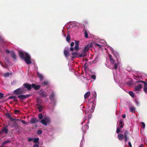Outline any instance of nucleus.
Returning a JSON list of instances; mask_svg holds the SVG:
<instances>
[{"label":"nucleus","instance_id":"f257e3e1","mask_svg":"<svg viewBox=\"0 0 147 147\" xmlns=\"http://www.w3.org/2000/svg\"><path fill=\"white\" fill-rule=\"evenodd\" d=\"M96 102H94L90 100L88 102V105L86 107V109L85 111V113L86 116L84 118L82 121L81 122V124L83 125L84 121L88 118V120L87 122L89 121V120L92 117V114L91 113L93 112L94 111V108L96 105Z\"/></svg>","mask_w":147,"mask_h":147},{"label":"nucleus","instance_id":"f03ea898","mask_svg":"<svg viewBox=\"0 0 147 147\" xmlns=\"http://www.w3.org/2000/svg\"><path fill=\"white\" fill-rule=\"evenodd\" d=\"M19 54L20 58L24 59L27 64L29 65L31 63L30 56L27 53L24 51H19Z\"/></svg>","mask_w":147,"mask_h":147},{"label":"nucleus","instance_id":"7ed1b4c3","mask_svg":"<svg viewBox=\"0 0 147 147\" xmlns=\"http://www.w3.org/2000/svg\"><path fill=\"white\" fill-rule=\"evenodd\" d=\"M89 123V121L87 122L85 125L82 127V129L83 135L82 136V139L80 143V147H82L83 144L84 143V134L86 132L87 129L88 128L89 126L88 124Z\"/></svg>","mask_w":147,"mask_h":147},{"label":"nucleus","instance_id":"20e7f679","mask_svg":"<svg viewBox=\"0 0 147 147\" xmlns=\"http://www.w3.org/2000/svg\"><path fill=\"white\" fill-rule=\"evenodd\" d=\"M109 57L110 59L111 63L114 65L113 67L115 69H117L118 67L121 66V63L118 61L114 60L111 55H109Z\"/></svg>","mask_w":147,"mask_h":147},{"label":"nucleus","instance_id":"39448f33","mask_svg":"<svg viewBox=\"0 0 147 147\" xmlns=\"http://www.w3.org/2000/svg\"><path fill=\"white\" fill-rule=\"evenodd\" d=\"M49 98L51 104L54 106L56 103V94L53 91H52L49 95Z\"/></svg>","mask_w":147,"mask_h":147},{"label":"nucleus","instance_id":"423d86ee","mask_svg":"<svg viewBox=\"0 0 147 147\" xmlns=\"http://www.w3.org/2000/svg\"><path fill=\"white\" fill-rule=\"evenodd\" d=\"M114 79L116 82H120L122 80V76L120 73L117 72H113Z\"/></svg>","mask_w":147,"mask_h":147},{"label":"nucleus","instance_id":"0eeeda50","mask_svg":"<svg viewBox=\"0 0 147 147\" xmlns=\"http://www.w3.org/2000/svg\"><path fill=\"white\" fill-rule=\"evenodd\" d=\"M90 47H91V46H90L89 45H88L85 47L82 51V53L80 55V57H85L86 55L87 52L88 51Z\"/></svg>","mask_w":147,"mask_h":147},{"label":"nucleus","instance_id":"6e6552de","mask_svg":"<svg viewBox=\"0 0 147 147\" xmlns=\"http://www.w3.org/2000/svg\"><path fill=\"white\" fill-rule=\"evenodd\" d=\"M109 48L111 51L114 55L116 57L117 59L116 61L119 62V57L118 53L117 51H114L112 47H109Z\"/></svg>","mask_w":147,"mask_h":147},{"label":"nucleus","instance_id":"1a4fd4ad","mask_svg":"<svg viewBox=\"0 0 147 147\" xmlns=\"http://www.w3.org/2000/svg\"><path fill=\"white\" fill-rule=\"evenodd\" d=\"M135 82L137 83H143L144 84L143 90L145 93H147V82H145L142 80L136 81Z\"/></svg>","mask_w":147,"mask_h":147},{"label":"nucleus","instance_id":"9d476101","mask_svg":"<svg viewBox=\"0 0 147 147\" xmlns=\"http://www.w3.org/2000/svg\"><path fill=\"white\" fill-rule=\"evenodd\" d=\"M50 121V119L48 117L45 118L41 121V123L45 126H47Z\"/></svg>","mask_w":147,"mask_h":147},{"label":"nucleus","instance_id":"9b49d317","mask_svg":"<svg viewBox=\"0 0 147 147\" xmlns=\"http://www.w3.org/2000/svg\"><path fill=\"white\" fill-rule=\"evenodd\" d=\"M38 93L42 97H46L48 96L47 92H44L43 90H40L38 91Z\"/></svg>","mask_w":147,"mask_h":147},{"label":"nucleus","instance_id":"f8f14e48","mask_svg":"<svg viewBox=\"0 0 147 147\" xmlns=\"http://www.w3.org/2000/svg\"><path fill=\"white\" fill-rule=\"evenodd\" d=\"M23 87H20L15 90L14 91V93L16 95L17 94H21L23 93L24 90Z\"/></svg>","mask_w":147,"mask_h":147},{"label":"nucleus","instance_id":"ddd939ff","mask_svg":"<svg viewBox=\"0 0 147 147\" xmlns=\"http://www.w3.org/2000/svg\"><path fill=\"white\" fill-rule=\"evenodd\" d=\"M0 52L1 54L2 55H4V53L6 52L7 53L9 54L11 52L7 49H5V48L3 47H1L0 48Z\"/></svg>","mask_w":147,"mask_h":147},{"label":"nucleus","instance_id":"4468645a","mask_svg":"<svg viewBox=\"0 0 147 147\" xmlns=\"http://www.w3.org/2000/svg\"><path fill=\"white\" fill-rule=\"evenodd\" d=\"M9 125L4 126L1 131V133L3 134L5 133L6 134H7L8 133V129L7 127Z\"/></svg>","mask_w":147,"mask_h":147},{"label":"nucleus","instance_id":"2eb2a0df","mask_svg":"<svg viewBox=\"0 0 147 147\" xmlns=\"http://www.w3.org/2000/svg\"><path fill=\"white\" fill-rule=\"evenodd\" d=\"M92 99H93V100L91 101H92L96 102V93L95 91H94L92 92Z\"/></svg>","mask_w":147,"mask_h":147},{"label":"nucleus","instance_id":"dca6fc26","mask_svg":"<svg viewBox=\"0 0 147 147\" xmlns=\"http://www.w3.org/2000/svg\"><path fill=\"white\" fill-rule=\"evenodd\" d=\"M142 88V85L140 84L135 86L134 88V91H140Z\"/></svg>","mask_w":147,"mask_h":147},{"label":"nucleus","instance_id":"f3484780","mask_svg":"<svg viewBox=\"0 0 147 147\" xmlns=\"http://www.w3.org/2000/svg\"><path fill=\"white\" fill-rule=\"evenodd\" d=\"M29 95H22L18 96V97L20 100H23L26 98Z\"/></svg>","mask_w":147,"mask_h":147},{"label":"nucleus","instance_id":"a211bd4d","mask_svg":"<svg viewBox=\"0 0 147 147\" xmlns=\"http://www.w3.org/2000/svg\"><path fill=\"white\" fill-rule=\"evenodd\" d=\"M23 86L28 90H30L32 88V84L25 83L24 84Z\"/></svg>","mask_w":147,"mask_h":147},{"label":"nucleus","instance_id":"6ab92c4d","mask_svg":"<svg viewBox=\"0 0 147 147\" xmlns=\"http://www.w3.org/2000/svg\"><path fill=\"white\" fill-rule=\"evenodd\" d=\"M11 56L15 60H16L17 59V57L15 53V52L13 51H11Z\"/></svg>","mask_w":147,"mask_h":147},{"label":"nucleus","instance_id":"aec40b11","mask_svg":"<svg viewBox=\"0 0 147 147\" xmlns=\"http://www.w3.org/2000/svg\"><path fill=\"white\" fill-rule=\"evenodd\" d=\"M40 86L39 85H36L34 84H32V88H33L36 90H38L40 88Z\"/></svg>","mask_w":147,"mask_h":147},{"label":"nucleus","instance_id":"412c9836","mask_svg":"<svg viewBox=\"0 0 147 147\" xmlns=\"http://www.w3.org/2000/svg\"><path fill=\"white\" fill-rule=\"evenodd\" d=\"M118 138L119 140H122L124 139V135L123 134H119L118 135Z\"/></svg>","mask_w":147,"mask_h":147},{"label":"nucleus","instance_id":"4be33fe9","mask_svg":"<svg viewBox=\"0 0 147 147\" xmlns=\"http://www.w3.org/2000/svg\"><path fill=\"white\" fill-rule=\"evenodd\" d=\"M38 122V120L36 118H32L30 120L31 123L33 124Z\"/></svg>","mask_w":147,"mask_h":147},{"label":"nucleus","instance_id":"5701e85b","mask_svg":"<svg viewBox=\"0 0 147 147\" xmlns=\"http://www.w3.org/2000/svg\"><path fill=\"white\" fill-rule=\"evenodd\" d=\"M36 100L37 102V104L36 105H41L42 103V101L41 99L38 97H37L36 98Z\"/></svg>","mask_w":147,"mask_h":147},{"label":"nucleus","instance_id":"b1692460","mask_svg":"<svg viewBox=\"0 0 147 147\" xmlns=\"http://www.w3.org/2000/svg\"><path fill=\"white\" fill-rule=\"evenodd\" d=\"M64 54L66 57H67L69 56V53L67 50H66L65 48L64 50Z\"/></svg>","mask_w":147,"mask_h":147},{"label":"nucleus","instance_id":"393cba45","mask_svg":"<svg viewBox=\"0 0 147 147\" xmlns=\"http://www.w3.org/2000/svg\"><path fill=\"white\" fill-rule=\"evenodd\" d=\"M39 138L37 137L36 138H33V141L34 143H39Z\"/></svg>","mask_w":147,"mask_h":147},{"label":"nucleus","instance_id":"a878e982","mask_svg":"<svg viewBox=\"0 0 147 147\" xmlns=\"http://www.w3.org/2000/svg\"><path fill=\"white\" fill-rule=\"evenodd\" d=\"M36 105L38 106V111L40 112H41L43 109L42 106L41 105Z\"/></svg>","mask_w":147,"mask_h":147},{"label":"nucleus","instance_id":"bb28decb","mask_svg":"<svg viewBox=\"0 0 147 147\" xmlns=\"http://www.w3.org/2000/svg\"><path fill=\"white\" fill-rule=\"evenodd\" d=\"M90 95V92H86L84 95V98L85 99H86Z\"/></svg>","mask_w":147,"mask_h":147},{"label":"nucleus","instance_id":"cd10ccee","mask_svg":"<svg viewBox=\"0 0 147 147\" xmlns=\"http://www.w3.org/2000/svg\"><path fill=\"white\" fill-rule=\"evenodd\" d=\"M4 43V39L3 37L2 36L0 33V43Z\"/></svg>","mask_w":147,"mask_h":147},{"label":"nucleus","instance_id":"c85d7f7f","mask_svg":"<svg viewBox=\"0 0 147 147\" xmlns=\"http://www.w3.org/2000/svg\"><path fill=\"white\" fill-rule=\"evenodd\" d=\"M36 73L40 80H42L43 78L42 75L38 71H37Z\"/></svg>","mask_w":147,"mask_h":147},{"label":"nucleus","instance_id":"c756f323","mask_svg":"<svg viewBox=\"0 0 147 147\" xmlns=\"http://www.w3.org/2000/svg\"><path fill=\"white\" fill-rule=\"evenodd\" d=\"M136 108L134 107H131L129 108V110L132 113L134 112Z\"/></svg>","mask_w":147,"mask_h":147},{"label":"nucleus","instance_id":"7c9ffc66","mask_svg":"<svg viewBox=\"0 0 147 147\" xmlns=\"http://www.w3.org/2000/svg\"><path fill=\"white\" fill-rule=\"evenodd\" d=\"M142 77L139 76H137L134 77V79L137 80L136 81H138L137 79H139L140 80L141 78Z\"/></svg>","mask_w":147,"mask_h":147},{"label":"nucleus","instance_id":"2f4dec72","mask_svg":"<svg viewBox=\"0 0 147 147\" xmlns=\"http://www.w3.org/2000/svg\"><path fill=\"white\" fill-rule=\"evenodd\" d=\"M129 93L132 97H134V93L132 91H130L129 92Z\"/></svg>","mask_w":147,"mask_h":147},{"label":"nucleus","instance_id":"473e14b6","mask_svg":"<svg viewBox=\"0 0 147 147\" xmlns=\"http://www.w3.org/2000/svg\"><path fill=\"white\" fill-rule=\"evenodd\" d=\"M11 142V141L10 140H7L4 141L3 143V145H5L6 144H7V143H9Z\"/></svg>","mask_w":147,"mask_h":147},{"label":"nucleus","instance_id":"72a5a7b5","mask_svg":"<svg viewBox=\"0 0 147 147\" xmlns=\"http://www.w3.org/2000/svg\"><path fill=\"white\" fill-rule=\"evenodd\" d=\"M9 98L10 99H12L14 100H15L16 99V97L15 96H9Z\"/></svg>","mask_w":147,"mask_h":147},{"label":"nucleus","instance_id":"f704fd0d","mask_svg":"<svg viewBox=\"0 0 147 147\" xmlns=\"http://www.w3.org/2000/svg\"><path fill=\"white\" fill-rule=\"evenodd\" d=\"M94 45L95 46H98L99 48H101L102 46V45L99 44L97 43H95Z\"/></svg>","mask_w":147,"mask_h":147},{"label":"nucleus","instance_id":"c9c22d12","mask_svg":"<svg viewBox=\"0 0 147 147\" xmlns=\"http://www.w3.org/2000/svg\"><path fill=\"white\" fill-rule=\"evenodd\" d=\"M11 73H6L4 74V76L5 77H8L10 75H11Z\"/></svg>","mask_w":147,"mask_h":147},{"label":"nucleus","instance_id":"e433bc0d","mask_svg":"<svg viewBox=\"0 0 147 147\" xmlns=\"http://www.w3.org/2000/svg\"><path fill=\"white\" fill-rule=\"evenodd\" d=\"M38 117L40 119H42L43 117L42 114L41 113H39L38 115Z\"/></svg>","mask_w":147,"mask_h":147},{"label":"nucleus","instance_id":"4c0bfd02","mask_svg":"<svg viewBox=\"0 0 147 147\" xmlns=\"http://www.w3.org/2000/svg\"><path fill=\"white\" fill-rule=\"evenodd\" d=\"M128 134V132L127 131H125L124 132V137L127 136V135Z\"/></svg>","mask_w":147,"mask_h":147},{"label":"nucleus","instance_id":"58836bf2","mask_svg":"<svg viewBox=\"0 0 147 147\" xmlns=\"http://www.w3.org/2000/svg\"><path fill=\"white\" fill-rule=\"evenodd\" d=\"M84 36L86 38H88V32L86 31H85L84 32Z\"/></svg>","mask_w":147,"mask_h":147},{"label":"nucleus","instance_id":"ea45409f","mask_svg":"<svg viewBox=\"0 0 147 147\" xmlns=\"http://www.w3.org/2000/svg\"><path fill=\"white\" fill-rule=\"evenodd\" d=\"M75 50L77 51L79 49V45H75L74 47Z\"/></svg>","mask_w":147,"mask_h":147},{"label":"nucleus","instance_id":"a19ab883","mask_svg":"<svg viewBox=\"0 0 147 147\" xmlns=\"http://www.w3.org/2000/svg\"><path fill=\"white\" fill-rule=\"evenodd\" d=\"M42 131L40 130H38L36 131V133L38 135H40L42 134Z\"/></svg>","mask_w":147,"mask_h":147},{"label":"nucleus","instance_id":"79ce46f5","mask_svg":"<svg viewBox=\"0 0 147 147\" xmlns=\"http://www.w3.org/2000/svg\"><path fill=\"white\" fill-rule=\"evenodd\" d=\"M91 78L92 79H93L94 80H95L96 79V76L94 75H92L91 76Z\"/></svg>","mask_w":147,"mask_h":147},{"label":"nucleus","instance_id":"37998d69","mask_svg":"<svg viewBox=\"0 0 147 147\" xmlns=\"http://www.w3.org/2000/svg\"><path fill=\"white\" fill-rule=\"evenodd\" d=\"M4 94L1 93L0 92V100H1L4 97Z\"/></svg>","mask_w":147,"mask_h":147},{"label":"nucleus","instance_id":"c03bdc74","mask_svg":"<svg viewBox=\"0 0 147 147\" xmlns=\"http://www.w3.org/2000/svg\"><path fill=\"white\" fill-rule=\"evenodd\" d=\"M141 123L142 126V128L143 129H144L145 127V123L143 122H141Z\"/></svg>","mask_w":147,"mask_h":147},{"label":"nucleus","instance_id":"a18cd8bd","mask_svg":"<svg viewBox=\"0 0 147 147\" xmlns=\"http://www.w3.org/2000/svg\"><path fill=\"white\" fill-rule=\"evenodd\" d=\"M120 129L119 128V127H118L117 128V130H116V132L118 134L120 132Z\"/></svg>","mask_w":147,"mask_h":147},{"label":"nucleus","instance_id":"49530a36","mask_svg":"<svg viewBox=\"0 0 147 147\" xmlns=\"http://www.w3.org/2000/svg\"><path fill=\"white\" fill-rule=\"evenodd\" d=\"M66 40L67 42L69 41L70 39V36L68 35L67 37H66Z\"/></svg>","mask_w":147,"mask_h":147},{"label":"nucleus","instance_id":"de8ad7c7","mask_svg":"<svg viewBox=\"0 0 147 147\" xmlns=\"http://www.w3.org/2000/svg\"><path fill=\"white\" fill-rule=\"evenodd\" d=\"M33 147H39V143H36L34 144L33 146Z\"/></svg>","mask_w":147,"mask_h":147},{"label":"nucleus","instance_id":"09e8293b","mask_svg":"<svg viewBox=\"0 0 147 147\" xmlns=\"http://www.w3.org/2000/svg\"><path fill=\"white\" fill-rule=\"evenodd\" d=\"M0 64L2 67H4L5 68H8L7 66L6 65H5L4 66L3 65L0 61Z\"/></svg>","mask_w":147,"mask_h":147},{"label":"nucleus","instance_id":"8fccbe9b","mask_svg":"<svg viewBox=\"0 0 147 147\" xmlns=\"http://www.w3.org/2000/svg\"><path fill=\"white\" fill-rule=\"evenodd\" d=\"M11 120L12 121H15V120H16V121L19 120L18 119H17L16 118H13L12 117H11Z\"/></svg>","mask_w":147,"mask_h":147},{"label":"nucleus","instance_id":"3c124183","mask_svg":"<svg viewBox=\"0 0 147 147\" xmlns=\"http://www.w3.org/2000/svg\"><path fill=\"white\" fill-rule=\"evenodd\" d=\"M33 138H28V141L29 142H31L32 141H33Z\"/></svg>","mask_w":147,"mask_h":147},{"label":"nucleus","instance_id":"603ef678","mask_svg":"<svg viewBox=\"0 0 147 147\" xmlns=\"http://www.w3.org/2000/svg\"><path fill=\"white\" fill-rule=\"evenodd\" d=\"M124 137L125 142L126 143L127 141L128 138H127V136H126L125 137Z\"/></svg>","mask_w":147,"mask_h":147},{"label":"nucleus","instance_id":"864d4df0","mask_svg":"<svg viewBox=\"0 0 147 147\" xmlns=\"http://www.w3.org/2000/svg\"><path fill=\"white\" fill-rule=\"evenodd\" d=\"M75 45H79V41L78 40H76L75 41Z\"/></svg>","mask_w":147,"mask_h":147},{"label":"nucleus","instance_id":"5fc2aeb1","mask_svg":"<svg viewBox=\"0 0 147 147\" xmlns=\"http://www.w3.org/2000/svg\"><path fill=\"white\" fill-rule=\"evenodd\" d=\"M19 112V111H18V110H14V113L16 114H18Z\"/></svg>","mask_w":147,"mask_h":147},{"label":"nucleus","instance_id":"6e6d98bb","mask_svg":"<svg viewBox=\"0 0 147 147\" xmlns=\"http://www.w3.org/2000/svg\"><path fill=\"white\" fill-rule=\"evenodd\" d=\"M21 122L23 124H25L26 123V122L24 120H21Z\"/></svg>","mask_w":147,"mask_h":147},{"label":"nucleus","instance_id":"4d7b16f0","mask_svg":"<svg viewBox=\"0 0 147 147\" xmlns=\"http://www.w3.org/2000/svg\"><path fill=\"white\" fill-rule=\"evenodd\" d=\"M135 102H136V105H138V106H139V102L137 101V100H136L135 101Z\"/></svg>","mask_w":147,"mask_h":147},{"label":"nucleus","instance_id":"13d9d810","mask_svg":"<svg viewBox=\"0 0 147 147\" xmlns=\"http://www.w3.org/2000/svg\"><path fill=\"white\" fill-rule=\"evenodd\" d=\"M74 45V43L73 42H71V43L70 44V45L71 47H73Z\"/></svg>","mask_w":147,"mask_h":147},{"label":"nucleus","instance_id":"bf43d9fd","mask_svg":"<svg viewBox=\"0 0 147 147\" xmlns=\"http://www.w3.org/2000/svg\"><path fill=\"white\" fill-rule=\"evenodd\" d=\"M48 82L47 81H44L43 84L45 85L47 84H48Z\"/></svg>","mask_w":147,"mask_h":147},{"label":"nucleus","instance_id":"052dcab7","mask_svg":"<svg viewBox=\"0 0 147 147\" xmlns=\"http://www.w3.org/2000/svg\"><path fill=\"white\" fill-rule=\"evenodd\" d=\"M128 145L130 147H132L131 144L130 142H128Z\"/></svg>","mask_w":147,"mask_h":147},{"label":"nucleus","instance_id":"680f3d73","mask_svg":"<svg viewBox=\"0 0 147 147\" xmlns=\"http://www.w3.org/2000/svg\"><path fill=\"white\" fill-rule=\"evenodd\" d=\"M72 55H77V53L76 52L73 53H72Z\"/></svg>","mask_w":147,"mask_h":147},{"label":"nucleus","instance_id":"e2e57ef3","mask_svg":"<svg viewBox=\"0 0 147 147\" xmlns=\"http://www.w3.org/2000/svg\"><path fill=\"white\" fill-rule=\"evenodd\" d=\"M7 116L11 120V115L9 114L7 115Z\"/></svg>","mask_w":147,"mask_h":147},{"label":"nucleus","instance_id":"0e129e2a","mask_svg":"<svg viewBox=\"0 0 147 147\" xmlns=\"http://www.w3.org/2000/svg\"><path fill=\"white\" fill-rule=\"evenodd\" d=\"M97 58H96L94 59V61L93 63H95L97 61Z\"/></svg>","mask_w":147,"mask_h":147},{"label":"nucleus","instance_id":"69168bd1","mask_svg":"<svg viewBox=\"0 0 147 147\" xmlns=\"http://www.w3.org/2000/svg\"><path fill=\"white\" fill-rule=\"evenodd\" d=\"M70 50L71 51H73L74 50V48L73 47H71L70 48Z\"/></svg>","mask_w":147,"mask_h":147},{"label":"nucleus","instance_id":"338daca9","mask_svg":"<svg viewBox=\"0 0 147 147\" xmlns=\"http://www.w3.org/2000/svg\"><path fill=\"white\" fill-rule=\"evenodd\" d=\"M122 117L123 118H125L126 117V115L125 114H123L122 115Z\"/></svg>","mask_w":147,"mask_h":147},{"label":"nucleus","instance_id":"774afa93","mask_svg":"<svg viewBox=\"0 0 147 147\" xmlns=\"http://www.w3.org/2000/svg\"><path fill=\"white\" fill-rule=\"evenodd\" d=\"M139 147H144V145L142 144H141Z\"/></svg>","mask_w":147,"mask_h":147}]
</instances>
